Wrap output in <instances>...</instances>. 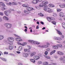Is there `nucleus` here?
Segmentation results:
<instances>
[{"label":"nucleus","mask_w":65,"mask_h":65,"mask_svg":"<svg viewBox=\"0 0 65 65\" xmlns=\"http://www.w3.org/2000/svg\"><path fill=\"white\" fill-rule=\"evenodd\" d=\"M47 20L50 22H51L52 20H53V17H47Z\"/></svg>","instance_id":"obj_7"},{"label":"nucleus","mask_w":65,"mask_h":65,"mask_svg":"<svg viewBox=\"0 0 65 65\" xmlns=\"http://www.w3.org/2000/svg\"><path fill=\"white\" fill-rule=\"evenodd\" d=\"M45 55H47V54H48V52H47V51H46L45 53Z\"/></svg>","instance_id":"obj_46"},{"label":"nucleus","mask_w":65,"mask_h":65,"mask_svg":"<svg viewBox=\"0 0 65 65\" xmlns=\"http://www.w3.org/2000/svg\"><path fill=\"white\" fill-rule=\"evenodd\" d=\"M24 7H27L29 6L27 4H24L22 5Z\"/></svg>","instance_id":"obj_19"},{"label":"nucleus","mask_w":65,"mask_h":65,"mask_svg":"<svg viewBox=\"0 0 65 65\" xmlns=\"http://www.w3.org/2000/svg\"><path fill=\"white\" fill-rule=\"evenodd\" d=\"M44 56L45 57V58H47V59H51V57H50L48 56H46L45 55H44Z\"/></svg>","instance_id":"obj_25"},{"label":"nucleus","mask_w":65,"mask_h":65,"mask_svg":"<svg viewBox=\"0 0 65 65\" xmlns=\"http://www.w3.org/2000/svg\"><path fill=\"white\" fill-rule=\"evenodd\" d=\"M53 48H55V49H58V47L57 46H53Z\"/></svg>","instance_id":"obj_21"},{"label":"nucleus","mask_w":65,"mask_h":65,"mask_svg":"<svg viewBox=\"0 0 65 65\" xmlns=\"http://www.w3.org/2000/svg\"><path fill=\"white\" fill-rule=\"evenodd\" d=\"M43 9L45 11H47L48 10V8H47L46 7H45Z\"/></svg>","instance_id":"obj_26"},{"label":"nucleus","mask_w":65,"mask_h":65,"mask_svg":"<svg viewBox=\"0 0 65 65\" xmlns=\"http://www.w3.org/2000/svg\"><path fill=\"white\" fill-rule=\"evenodd\" d=\"M34 58L35 60H38L40 59V57L38 56H35L34 57Z\"/></svg>","instance_id":"obj_8"},{"label":"nucleus","mask_w":65,"mask_h":65,"mask_svg":"<svg viewBox=\"0 0 65 65\" xmlns=\"http://www.w3.org/2000/svg\"><path fill=\"white\" fill-rule=\"evenodd\" d=\"M56 52V51L55 50H54L53 51H52L51 53H50V55H52L53 54H54Z\"/></svg>","instance_id":"obj_22"},{"label":"nucleus","mask_w":65,"mask_h":65,"mask_svg":"<svg viewBox=\"0 0 65 65\" xmlns=\"http://www.w3.org/2000/svg\"><path fill=\"white\" fill-rule=\"evenodd\" d=\"M39 15H40V16H41V17H43L44 16V15L41 13H40L39 14Z\"/></svg>","instance_id":"obj_35"},{"label":"nucleus","mask_w":65,"mask_h":65,"mask_svg":"<svg viewBox=\"0 0 65 65\" xmlns=\"http://www.w3.org/2000/svg\"><path fill=\"white\" fill-rule=\"evenodd\" d=\"M49 6H50L52 7H54V6H54V5H51V4L49 5Z\"/></svg>","instance_id":"obj_45"},{"label":"nucleus","mask_w":65,"mask_h":65,"mask_svg":"<svg viewBox=\"0 0 65 65\" xmlns=\"http://www.w3.org/2000/svg\"><path fill=\"white\" fill-rule=\"evenodd\" d=\"M52 23V24H54V25H56V22L54 21H53Z\"/></svg>","instance_id":"obj_41"},{"label":"nucleus","mask_w":65,"mask_h":65,"mask_svg":"<svg viewBox=\"0 0 65 65\" xmlns=\"http://www.w3.org/2000/svg\"><path fill=\"white\" fill-rule=\"evenodd\" d=\"M59 59L61 61H65V60H63V58L61 57Z\"/></svg>","instance_id":"obj_33"},{"label":"nucleus","mask_w":65,"mask_h":65,"mask_svg":"<svg viewBox=\"0 0 65 65\" xmlns=\"http://www.w3.org/2000/svg\"><path fill=\"white\" fill-rule=\"evenodd\" d=\"M47 11H48V12H49V13L51 12H52V11H51V9H50V8H48V9Z\"/></svg>","instance_id":"obj_23"},{"label":"nucleus","mask_w":65,"mask_h":65,"mask_svg":"<svg viewBox=\"0 0 65 65\" xmlns=\"http://www.w3.org/2000/svg\"><path fill=\"white\" fill-rule=\"evenodd\" d=\"M16 53H17V54H20L21 53V52L20 51H17Z\"/></svg>","instance_id":"obj_57"},{"label":"nucleus","mask_w":65,"mask_h":65,"mask_svg":"<svg viewBox=\"0 0 65 65\" xmlns=\"http://www.w3.org/2000/svg\"><path fill=\"white\" fill-rule=\"evenodd\" d=\"M10 55H11V56H14V54H12V53H10Z\"/></svg>","instance_id":"obj_60"},{"label":"nucleus","mask_w":65,"mask_h":65,"mask_svg":"<svg viewBox=\"0 0 65 65\" xmlns=\"http://www.w3.org/2000/svg\"><path fill=\"white\" fill-rule=\"evenodd\" d=\"M23 48V47L21 46H20L18 48V50L19 51H20L22 50V49Z\"/></svg>","instance_id":"obj_16"},{"label":"nucleus","mask_w":65,"mask_h":65,"mask_svg":"<svg viewBox=\"0 0 65 65\" xmlns=\"http://www.w3.org/2000/svg\"><path fill=\"white\" fill-rule=\"evenodd\" d=\"M11 3L10 2H9L8 3V5L11 6Z\"/></svg>","instance_id":"obj_55"},{"label":"nucleus","mask_w":65,"mask_h":65,"mask_svg":"<svg viewBox=\"0 0 65 65\" xmlns=\"http://www.w3.org/2000/svg\"><path fill=\"white\" fill-rule=\"evenodd\" d=\"M31 7H27L26 8L27 9L26 10H24V11L25 13L26 14H29L30 12V10H31Z\"/></svg>","instance_id":"obj_2"},{"label":"nucleus","mask_w":65,"mask_h":65,"mask_svg":"<svg viewBox=\"0 0 65 65\" xmlns=\"http://www.w3.org/2000/svg\"><path fill=\"white\" fill-rule=\"evenodd\" d=\"M5 26L7 29H9L11 28V27H12V25L9 23H5L4 24Z\"/></svg>","instance_id":"obj_3"},{"label":"nucleus","mask_w":65,"mask_h":65,"mask_svg":"<svg viewBox=\"0 0 65 65\" xmlns=\"http://www.w3.org/2000/svg\"><path fill=\"white\" fill-rule=\"evenodd\" d=\"M37 2H41V1H42V0H37Z\"/></svg>","instance_id":"obj_52"},{"label":"nucleus","mask_w":65,"mask_h":65,"mask_svg":"<svg viewBox=\"0 0 65 65\" xmlns=\"http://www.w3.org/2000/svg\"><path fill=\"white\" fill-rule=\"evenodd\" d=\"M56 31L57 32V33H58V34H59L60 35H61V38H64V36L62 35V34L61 33V32L58 29H57Z\"/></svg>","instance_id":"obj_5"},{"label":"nucleus","mask_w":65,"mask_h":65,"mask_svg":"<svg viewBox=\"0 0 65 65\" xmlns=\"http://www.w3.org/2000/svg\"><path fill=\"white\" fill-rule=\"evenodd\" d=\"M51 64H52V65H56L57 64V63H55L53 62H51Z\"/></svg>","instance_id":"obj_31"},{"label":"nucleus","mask_w":65,"mask_h":65,"mask_svg":"<svg viewBox=\"0 0 65 65\" xmlns=\"http://www.w3.org/2000/svg\"><path fill=\"white\" fill-rule=\"evenodd\" d=\"M3 18L4 20H6V21H8L9 20L8 18L7 17H6V16H4L3 17Z\"/></svg>","instance_id":"obj_13"},{"label":"nucleus","mask_w":65,"mask_h":65,"mask_svg":"<svg viewBox=\"0 0 65 65\" xmlns=\"http://www.w3.org/2000/svg\"><path fill=\"white\" fill-rule=\"evenodd\" d=\"M17 43L18 44H19V45H22V44H21V43L19 42H18Z\"/></svg>","instance_id":"obj_48"},{"label":"nucleus","mask_w":65,"mask_h":65,"mask_svg":"<svg viewBox=\"0 0 65 65\" xmlns=\"http://www.w3.org/2000/svg\"><path fill=\"white\" fill-rule=\"evenodd\" d=\"M7 40L10 42V43H9V44H10L11 42H13L14 40V39L12 38L9 37L7 38Z\"/></svg>","instance_id":"obj_4"},{"label":"nucleus","mask_w":65,"mask_h":65,"mask_svg":"<svg viewBox=\"0 0 65 65\" xmlns=\"http://www.w3.org/2000/svg\"><path fill=\"white\" fill-rule=\"evenodd\" d=\"M4 54H5L6 55H8V53L7 52H4Z\"/></svg>","instance_id":"obj_42"},{"label":"nucleus","mask_w":65,"mask_h":65,"mask_svg":"<svg viewBox=\"0 0 65 65\" xmlns=\"http://www.w3.org/2000/svg\"><path fill=\"white\" fill-rule=\"evenodd\" d=\"M17 12L18 13V14H21V11H17Z\"/></svg>","instance_id":"obj_51"},{"label":"nucleus","mask_w":65,"mask_h":65,"mask_svg":"<svg viewBox=\"0 0 65 65\" xmlns=\"http://www.w3.org/2000/svg\"><path fill=\"white\" fill-rule=\"evenodd\" d=\"M53 16H54V17H56L57 14H56V13H53Z\"/></svg>","instance_id":"obj_38"},{"label":"nucleus","mask_w":65,"mask_h":65,"mask_svg":"<svg viewBox=\"0 0 65 65\" xmlns=\"http://www.w3.org/2000/svg\"><path fill=\"white\" fill-rule=\"evenodd\" d=\"M39 26H38V25H37L36 27V29H39Z\"/></svg>","instance_id":"obj_56"},{"label":"nucleus","mask_w":65,"mask_h":65,"mask_svg":"<svg viewBox=\"0 0 65 65\" xmlns=\"http://www.w3.org/2000/svg\"><path fill=\"white\" fill-rule=\"evenodd\" d=\"M5 14L7 16H8V11H6L4 12Z\"/></svg>","instance_id":"obj_15"},{"label":"nucleus","mask_w":65,"mask_h":65,"mask_svg":"<svg viewBox=\"0 0 65 65\" xmlns=\"http://www.w3.org/2000/svg\"><path fill=\"white\" fill-rule=\"evenodd\" d=\"M2 60L3 61H5V62H6L7 61V60L5 58H3Z\"/></svg>","instance_id":"obj_37"},{"label":"nucleus","mask_w":65,"mask_h":65,"mask_svg":"<svg viewBox=\"0 0 65 65\" xmlns=\"http://www.w3.org/2000/svg\"><path fill=\"white\" fill-rule=\"evenodd\" d=\"M60 7L61 8L65 7V5H60Z\"/></svg>","instance_id":"obj_28"},{"label":"nucleus","mask_w":65,"mask_h":65,"mask_svg":"<svg viewBox=\"0 0 65 65\" xmlns=\"http://www.w3.org/2000/svg\"><path fill=\"white\" fill-rule=\"evenodd\" d=\"M19 65H23V64L21 63H19Z\"/></svg>","instance_id":"obj_64"},{"label":"nucleus","mask_w":65,"mask_h":65,"mask_svg":"<svg viewBox=\"0 0 65 65\" xmlns=\"http://www.w3.org/2000/svg\"><path fill=\"white\" fill-rule=\"evenodd\" d=\"M63 14H64V13H63L62 12H60L59 13V15L60 17L61 18H62V17H64V15Z\"/></svg>","instance_id":"obj_11"},{"label":"nucleus","mask_w":65,"mask_h":65,"mask_svg":"<svg viewBox=\"0 0 65 65\" xmlns=\"http://www.w3.org/2000/svg\"><path fill=\"white\" fill-rule=\"evenodd\" d=\"M32 53L33 54L34 56V55L36 54V53L35 52H33Z\"/></svg>","instance_id":"obj_49"},{"label":"nucleus","mask_w":65,"mask_h":65,"mask_svg":"<svg viewBox=\"0 0 65 65\" xmlns=\"http://www.w3.org/2000/svg\"><path fill=\"white\" fill-rule=\"evenodd\" d=\"M55 40H59V41H60L62 40V38H57L55 39Z\"/></svg>","instance_id":"obj_18"},{"label":"nucleus","mask_w":65,"mask_h":65,"mask_svg":"<svg viewBox=\"0 0 65 65\" xmlns=\"http://www.w3.org/2000/svg\"><path fill=\"white\" fill-rule=\"evenodd\" d=\"M62 26L63 28L64 29H65V23H63L62 24Z\"/></svg>","instance_id":"obj_27"},{"label":"nucleus","mask_w":65,"mask_h":65,"mask_svg":"<svg viewBox=\"0 0 65 65\" xmlns=\"http://www.w3.org/2000/svg\"><path fill=\"white\" fill-rule=\"evenodd\" d=\"M60 55H64V53H63V52H61V53H60Z\"/></svg>","instance_id":"obj_54"},{"label":"nucleus","mask_w":65,"mask_h":65,"mask_svg":"<svg viewBox=\"0 0 65 65\" xmlns=\"http://www.w3.org/2000/svg\"><path fill=\"white\" fill-rule=\"evenodd\" d=\"M39 47H45V45H43L42 46L39 45Z\"/></svg>","instance_id":"obj_40"},{"label":"nucleus","mask_w":65,"mask_h":65,"mask_svg":"<svg viewBox=\"0 0 65 65\" xmlns=\"http://www.w3.org/2000/svg\"><path fill=\"white\" fill-rule=\"evenodd\" d=\"M23 57H27L29 56V55L26 53H23Z\"/></svg>","instance_id":"obj_9"},{"label":"nucleus","mask_w":65,"mask_h":65,"mask_svg":"<svg viewBox=\"0 0 65 65\" xmlns=\"http://www.w3.org/2000/svg\"><path fill=\"white\" fill-rule=\"evenodd\" d=\"M40 23H41L42 25H44V23H43V22L42 21Z\"/></svg>","instance_id":"obj_58"},{"label":"nucleus","mask_w":65,"mask_h":65,"mask_svg":"<svg viewBox=\"0 0 65 65\" xmlns=\"http://www.w3.org/2000/svg\"><path fill=\"white\" fill-rule=\"evenodd\" d=\"M0 15H3V13L2 12H0Z\"/></svg>","instance_id":"obj_50"},{"label":"nucleus","mask_w":65,"mask_h":65,"mask_svg":"<svg viewBox=\"0 0 65 65\" xmlns=\"http://www.w3.org/2000/svg\"><path fill=\"white\" fill-rule=\"evenodd\" d=\"M16 40L17 41H22V39L19 38H16Z\"/></svg>","instance_id":"obj_14"},{"label":"nucleus","mask_w":65,"mask_h":65,"mask_svg":"<svg viewBox=\"0 0 65 65\" xmlns=\"http://www.w3.org/2000/svg\"><path fill=\"white\" fill-rule=\"evenodd\" d=\"M43 65H47L48 64V62H44L43 63Z\"/></svg>","instance_id":"obj_29"},{"label":"nucleus","mask_w":65,"mask_h":65,"mask_svg":"<svg viewBox=\"0 0 65 65\" xmlns=\"http://www.w3.org/2000/svg\"><path fill=\"white\" fill-rule=\"evenodd\" d=\"M2 19L1 17H0V22H2Z\"/></svg>","instance_id":"obj_53"},{"label":"nucleus","mask_w":65,"mask_h":65,"mask_svg":"<svg viewBox=\"0 0 65 65\" xmlns=\"http://www.w3.org/2000/svg\"><path fill=\"white\" fill-rule=\"evenodd\" d=\"M42 63V62L41 61H39L38 62V64L39 65L41 64Z\"/></svg>","instance_id":"obj_39"},{"label":"nucleus","mask_w":65,"mask_h":65,"mask_svg":"<svg viewBox=\"0 0 65 65\" xmlns=\"http://www.w3.org/2000/svg\"><path fill=\"white\" fill-rule=\"evenodd\" d=\"M27 44V43L26 42H24L23 43V44H22V46H24L25 45H26Z\"/></svg>","instance_id":"obj_32"},{"label":"nucleus","mask_w":65,"mask_h":65,"mask_svg":"<svg viewBox=\"0 0 65 65\" xmlns=\"http://www.w3.org/2000/svg\"><path fill=\"white\" fill-rule=\"evenodd\" d=\"M24 51L25 52H30V50L29 49L25 48L24 49Z\"/></svg>","instance_id":"obj_17"},{"label":"nucleus","mask_w":65,"mask_h":65,"mask_svg":"<svg viewBox=\"0 0 65 65\" xmlns=\"http://www.w3.org/2000/svg\"><path fill=\"white\" fill-rule=\"evenodd\" d=\"M38 55L40 57H42V55L40 53H38Z\"/></svg>","instance_id":"obj_36"},{"label":"nucleus","mask_w":65,"mask_h":65,"mask_svg":"<svg viewBox=\"0 0 65 65\" xmlns=\"http://www.w3.org/2000/svg\"><path fill=\"white\" fill-rule=\"evenodd\" d=\"M48 3L47 1H43L42 2V4H44V5H42L41 4H39V6L40 7H43V8L46 7L47 6H46V4Z\"/></svg>","instance_id":"obj_1"},{"label":"nucleus","mask_w":65,"mask_h":65,"mask_svg":"<svg viewBox=\"0 0 65 65\" xmlns=\"http://www.w3.org/2000/svg\"><path fill=\"white\" fill-rule=\"evenodd\" d=\"M30 60L31 62H32V63H34L35 62V60L33 59H30Z\"/></svg>","instance_id":"obj_20"},{"label":"nucleus","mask_w":65,"mask_h":65,"mask_svg":"<svg viewBox=\"0 0 65 65\" xmlns=\"http://www.w3.org/2000/svg\"><path fill=\"white\" fill-rule=\"evenodd\" d=\"M6 31L7 32H10V31L7 29V30Z\"/></svg>","instance_id":"obj_63"},{"label":"nucleus","mask_w":65,"mask_h":65,"mask_svg":"<svg viewBox=\"0 0 65 65\" xmlns=\"http://www.w3.org/2000/svg\"><path fill=\"white\" fill-rule=\"evenodd\" d=\"M32 3L33 4H37V3H38L37 0H34L33 1H32Z\"/></svg>","instance_id":"obj_12"},{"label":"nucleus","mask_w":65,"mask_h":65,"mask_svg":"<svg viewBox=\"0 0 65 65\" xmlns=\"http://www.w3.org/2000/svg\"><path fill=\"white\" fill-rule=\"evenodd\" d=\"M4 38V37L3 35H0V40H1Z\"/></svg>","instance_id":"obj_24"},{"label":"nucleus","mask_w":65,"mask_h":65,"mask_svg":"<svg viewBox=\"0 0 65 65\" xmlns=\"http://www.w3.org/2000/svg\"><path fill=\"white\" fill-rule=\"evenodd\" d=\"M28 42H30V43H34V44H39L40 43L39 42H36L32 40H29Z\"/></svg>","instance_id":"obj_6"},{"label":"nucleus","mask_w":65,"mask_h":65,"mask_svg":"<svg viewBox=\"0 0 65 65\" xmlns=\"http://www.w3.org/2000/svg\"><path fill=\"white\" fill-rule=\"evenodd\" d=\"M9 48L10 50H12L13 48V47L12 45H10L9 46Z\"/></svg>","instance_id":"obj_10"},{"label":"nucleus","mask_w":65,"mask_h":65,"mask_svg":"<svg viewBox=\"0 0 65 65\" xmlns=\"http://www.w3.org/2000/svg\"><path fill=\"white\" fill-rule=\"evenodd\" d=\"M57 45L59 47H62V45L61 44H58Z\"/></svg>","instance_id":"obj_30"},{"label":"nucleus","mask_w":65,"mask_h":65,"mask_svg":"<svg viewBox=\"0 0 65 65\" xmlns=\"http://www.w3.org/2000/svg\"><path fill=\"white\" fill-rule=\"evenodd\" d=\"M54 58L55 59H57L58 58V56H54Z\"/></svg>","instance_id":"obj_59"},{"label":"nucleus","mask_w":65,"mask_h":65,"mask_svg":"<svg viewBox=\"0 0 65 65\" xmlns=\"http://www.w3.org/2000/svg\"><path fill=\"white\" fill-rule=\"evenodd\" d=\"M14 36H16V37H18V38H21L20 37L18 36V35H17L15 34L14 35Z\"/></svg>","instance_id":"obj_47"},{"label":"nucleus","mask_w":65,"mask_h":65,"mask_svg":"<svg viewBox=\"0 0 65 65\" xmlns=\"http://www.w3.org/2000/svg\"><path fill=\"white\" fill-rule=\"evenodd\" d=\"M30 57H32V56H34L32 53L30 54Z\"/></svg>","instance_id":"obj_62"},{"label":"nucleus","mask_w":65,"mask_h":65,"mask_svg":"<svg viewBox=\"0 0 65 65\" xmlns=\"http://www.w3.org/2000/svg\"><path fill=\"white\" fill-rule=\"evenodd\" d=\"M48 45H45V47H48Z\"/></svg>","instance_id":"obj_61"},{"label":"nucleus","mask_w":65,"mask_h":65,"mask_svg":"<svg viewBox=\"0 0 65 65\" xmlns=\"http://www.w3.org/2000/svg\"><path fill=\"white\" fill-rule=\"evenodd\" d=\"M61 52L60 51H58L57 53V54H58V55H61Z\"/></svg>","instance_id":"obj_43"},{"label":"nucleus","mask_w":65,"mask_h":65,"mask_svg":"<svg viewBox=\"0 0 65 65\" xmlns=\"http://www.w3.org/2000/svg\"><path fill=\"white\" fill-rule=\"evenodd\" d=\"M12 4H14V5H17V3L15 2H13L12 3Z\"/></svg>","instance_id":"obj_44"},{"label":"nucleus","mask_w":65,"mask_h":65,"mask_svg":"<svg viewBox=\"0 0 65 65\" xmlns=\"http://www.w3.org/2000/svg\"><path fill=\"white\" fill-rule=\"evenodd\" d=\"M62 10L60 9H57V12H60Z\"/></svg>","instance_id":"obj_34"}]
</instances>
